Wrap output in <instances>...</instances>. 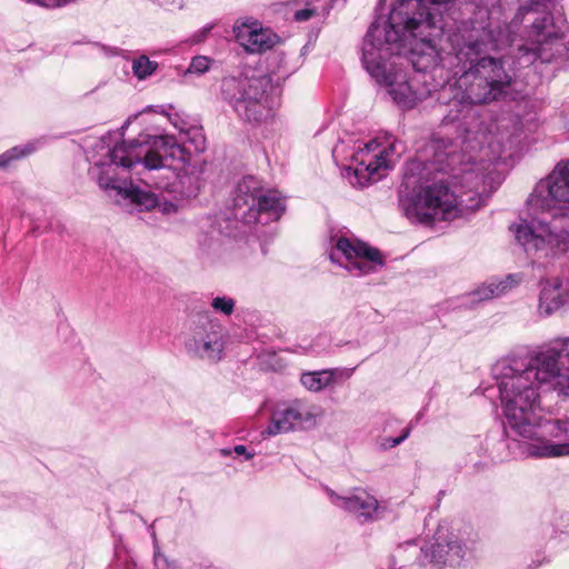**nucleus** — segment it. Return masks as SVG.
Masks as SVG:
<instances>
[{
    "label": "nucleus",
    "mask_w": 569,
    "mask_h": 569,
    "mask_svg": "<svg viewBox=\"0 0 569 569\" xmlns=\"http://www.w3.org/2000/svg\"><path fill=\"white\" fill-rule=\"evenodd\" d=\"M336 1L337 0H307V4H316L320 9L318 12V17H323L330 12Z\"/></svg>",
    "instance_id": "7c9ffc66"
},
{
    "label": "nucleus",
    "mask_w": 569,
    "mask_h": 569,
    "mask_svg": "<svg viewBox=\"0 0 569 569\" xmlns=\"http://www.w3.org/2000/svg\"><path fill=\"white\" fill-rule=\"evenodd\" d=\"M214 23H207L206 26H203L202 28L198 29L197 31H194L190 37L189 39L187 40V42L189 44H199L201 42H203L209 33L212 31V29L214 28Z\"/></svg>",
    "instance_id": "a878e982"
},
{
    "label": "nucleus",
    "mask_w": 569,
    "mask_h": 569,
    "mask_svg": "<svg viewBox=\"0 0 569 569\" xmlns=\"http://www.w3.org/2000/svg\"><path fill=\"white\" fill-rule=\"evenodd\" d=\"M236 301L227 296L214 297L211 301V307L216 312L224 316H230L234 310Z\"/></svg>",
    "instance_id": "b1692460"
},
{
    "label": "nucleus",
    "mask_w": 569,
    "mask_h": 569,
    "mask_svg": "<svg viewBox=\"0 0 569 569\" xmlns=\"http://www.w3.org/2000/svg\"><path fill=\"white\" fill-rule=\"evenodd\" d=\"M532 268L546 269L569 252V227L533 219L511 227Z\"/></svg>",
    "instance_id": "39448f33"
},
{
    "label": "nucleus",
    "mask_w": 569,
    "mask_h": 569,
    "mask_svg": "<svg viewBox=\"0 0 569 569\" xmlns=\"http://www.w3.org/2000/svg\"><path fill=\"white\" fill-rule=\"evenodd\" d=\"M326 492L336 507L348 511L361 523L375 521L380 516L377 498L363 489H353L347 496L337 495L329 488Z\"/></svg>",
    "instance_id": "2eb2a0df"
},
{
    "label": "nucleus",
    "mask_w": 569,
    "mask_h": 569,
    "mask_svg": "<svg viewBox=\"0 0 569 569\" xmlns=\"http://www.w3.org/2000/svg\"><path fill=\"white\" fill-rule=\"evenodd\" d=\"M405 147L393 136L386 134L359 146L351 154L352 166L346 168L352 186L365 187L380 179L399 160Z\"/></svg>",
    "instance_id": "6e6552de"
},
{
    "label": "nucleus",
    "mask_w": 569,
    "mask_h": 569,
    "mask_svg": "<svg viewBox=\"0 0 569 569\" xmlns=\"http://www.w3.org/2000/svg\"><path fill=\"white\" fill-rule=\"evenodd\" d=\"M213 60L206 56H196L191 59V62L184 71V77L197 76L200 77L208 72L211 68Z\"/></svg>",
    "instance_id": "4be33fe9"
},
{
    "label": "nucleus",
    "mask_w": 569,
    "mask_h": 569,
    "mask_svg": "<svg viewBox=\"0 0 569 569\" xmlns=\"http://www.w3.org/2000/svg\"><path fill=\"white\" fill-rule=\"evenodd\" d=\"M329 258L356 277L373 273L385 264L383 257L377 248L338 234L331 237Z\"/></svg>",
    "instance_id": "9b49d317"
},
{
    "label": "nucleus",
    "mask_w": 569,
    "mask_h": 569,
    "mask_svg": "<svg viewBox=\"0 0 569 569\" xmlns=\"http://www.w3.org/2000/svg\"><path fill=\"white\" fill-rule=\"evenodd\" d=\"M502 16L501 6L479 7L451 38L462 70L458 83L463 94L451 103L453 108L447 121H457L462 114L467 126H475L477 113L472 103H490L508 94L512 74L506 70L503 58L489 53L512 46L517 38L520 41L519 67L537 61L550 63L565 56L569 58V29H562L565 20L545 12L538 2L517 10L508 23Z\"/></svg>",
    "instance_id": "f03ea898"
},
{
    "label": "nucleus",
    "mask_w": 569,
    "mask_h": 569,
    "mask_svg": "<svg viewBox=\"0 0 569 569\" xmlns=\"http://www.w3.org/2000/svg\"><path fill=\"white\" fill-rule=\"evenodd\" d=\"M569 300V287L566 281L553 278L540 283L538 311L548 317L562 308Z\"/></svg>",
    "instance_id": "f3484780"
},
{
    "label": "nucleus",
    "mask_w": 569,
    "mask_h": 569,
    "mask_svg": "<svg viewBox=\"0 0 569 569\" xmlns=\"http://www.w3.org/2000/svg\"><path fill=\"white\" fill-rule=\"evenodd\" d=\"M527 207L533 219L556 221L562 224L560 218H569V159L556 164L552 171L540 180L527 200Z\"/></svg>",
    "instance_id": "0eeeda50"
},
{
    "label": "nucleus",
    "mask_w": 569,
    "mask_h": 569,
    "mask_svg": "<svg viewBox=\"0 0 569 569\" xmlns=\"http://www.w3.org/2000/svg\"><path fill=\"white\" fill-rule=\"evenodd\" d=\"M552 1H553V0H528V1H526L525 3H522V4L518 8V10H519L520 8H522V7H526V6H531V4H532V6H533V4L536 6V3L538 2V3H539V7H541V9H542L545 12H550V7H551V6L553 7Z\"/></svg>",
    "instance_id": "2f4dec72"
},
{
    "label": "nucleus",
    "mask_w": 569,
    "mask_h": 569,
    "mask_svg": "<svg viewBox=\"0 0 569 569\" xmlns=\"http://www.w3.org/2000/svg\"><path fill=\"white\" fill-rule=\"evenodd\" d=\"M38 148L37 141H30L22 146H16L2 154H0V168H6L9 166L13 160H19L21 158H24L32 152H34Z\"/></svg>",
    "instance_id": "aec40b11"
},
{
    "label": "nucleus",
    "mask_w": 569,
    "mask_h": 569,
    "mask_svg": "<svg viewBox=\"0 0 569 569\" xmlns=\"http://www.w3.org/2000/svg\"><path fill=\"white\" fill-rule=\"evenodd\" d=\"M410 432H411L410 427H407L399 437L383 438L380 446L383 450L395 448V447L399 446L400 443H402L410 436Z\"/></svg>",
    "instance_id": "bb28decb"
},
{
    "label": "nucleus",
    "mask_w": 569,
    "mask_h": 569,
    "mask_svg": "<svg viewBox=\"0 0 569 569\" xmlns=\"http://www.w3.org/2000/svg\"><path fill=\"white\" fill-rule=\"evenodd\" d=\"M233 33L237 42L249 53H262L280 42L278 34L250 18L237 20Z\"/></svg>",
    "instance_id": "4468645a"
},
{
    "label": "nucleus",
    "mask_w": 569,
    "mask_h": 569,
    "mask_svg": "<svg viewBox=\"0 0 569 569\" xmlns=\"http://www.w3.org/2000/svg\"><path fill=\"white\" fill-rule=\"evenodd\" d=\"M157 61L150 60L146 54L132 59V73L138 80H146L158 69Z\"/></svg>",
    "instance_id": "412c9836"
},
{
    "label": "nucleus",
    "mask_w": 569,
    "mask_h": 569,
    "mask_svg": "<svg viewBox=\"0 0 569 569\" xmlns=\"http://www.w3.org/2000/svg\"><path fill=\"white\" fill-rule=\"evenodd\" d=\"M232 453H236L238 456H243L244 460H250L254 457V452H250L247 450V447L243 445H237L233 448H222L220 449V455L222 457H229Z\"/></svg>",
    "instance_id": "c85d7f7f"
},
{
    "label": "nucleus",
    "mask_w": 569,
    "mask_h": 569,
    "mask_svg": "<svg viewBox=\"0 0 569 569\" xmlns=\"http://www.w3.org/2000/svg\"><path fill=\"white\" fill-rule=\"evenodd\" d=\"M171 166L152 170L150 173L143 168L146 184L159 190H166L176 199L196 198L202 186V167L198 162L170 160Z\"/></svg>",
    "instance_id": "9d476101"
},
{
    "label": "nucleus",
    "mask_w": 569,
    "mask_h": 569,
    "mask_svg": "<svg viewBox=\"0 0 569 569\" xmlns=\"http://www.w3.org/2000/svg\"><path fill=\"white\" fill-rule=\"evenodd\" d=\"M326 373L330 376V385L336 381H342L351 378L355 372V368H332L325 369Z\"/></svg>",
    "instance_id": "393cba45"
},
{
    "label": "nucleus",
    "mask_w": 569,
    "mask_h": 569,
    "mask_svg": "<svg viewBox=\"0 0 569 569\" xmlns=\"http://www.w3.org/2000/svg\"><path fill=\"white\" fill-rule=\"evenodd\" d=\"M224 345L222 327L208 316L198 317L183 341L184 351L191 359L209 363L223 358Z\"/></svg>",
    "instance_id": "f8f14e48"
},
{
    "label": "nucleus",
    "mask_w": 569,
    "mask_h": 569,
    "mask_svg": "<svg viewBox=\"0 0 569 569\" xmlns=\"http://www.w3.org/2000/svg\"><path fill=\"white\" fill-rule=\"evenodd\" d=\"M164 211H167V212L177 211V206L173 203H169L168 207H164Z\"/></svg>",
    "instance_id": "473e14b6"
},
{
    "label": "nucleus",
    "mask_w": 569,
    "mask_h": 569,
    "mask_svg": "<svg viewBox=\"0 0 569 569\" xmlns=\"http://www.w3.org/2000/svg\"><path fill=\"white\" fill-rule=\"evenodd\" d=\"M417 38L408 36L407 32H400L397 29H390L381 26L380 19H376L370 26L362 43L361 61L377 83L385 86L392 100L402 108H413L419 97L411 88L406 72L397 68L395 63H389L393 56L407 54L410 59L412 47ZM451 51L446 58L440 52V60L437 66L422 71L423 73L442 69V63L449 60V64L455 67L453 77L457 78L456 87L445 84L441 88L439 100L448 106L440 131L435 133L427 146V152H432L431 158L415 159L408 161L405 167L403 181L399 189V208L402 213L415 223L433 224L438 221H451L460 217L465 211L477 210L489 198L486 187L485 176L475 166H468L461 170V173H453V190L442 181L431 184L420 186V172L422 170H435L438 172L453 171L456 164L460 163L461 154L459 149L466 143L468 136L480 127L479 112L476 108L478 102L472 103L477 113L475 126H468L462 114L456 121H447V117L452 110L451 104L456 98H462L463 90L460 88L457 61L452 59ZM412 68L416 69L415 66Z\"/></svg>",
    "instance_id": "f257e3e1"
},
{
    "label": "nucleus",
    "mask_w": 569,
    "mask_h": 569,
    "mask_svg": "<svg viewBox=\"0 0 569 569\" xmlns=\"http://www.w3.org/2000/svg\"><path fill=\"white\" fill-rule=\"evenodd\" d=\"M319 8L316 4L308 6L305 9L295 12V20L298 22L308 21L312 17H318Z\"/></svg>",
    "instance_id": "c756f323"
},
{
    "label": "nucleus",
    "mask_w": 569,
    "mask_h": 569,
    "mask_svg": "<svg viewBox=\"0 0 569 569\" xmlns=\"http://www.w3.org/2000/svg\"><path fill=\"white\" fill-rule=\"evenodd\" d=\"M284 202L276 190L264 191L260 181L244 177L239 181L233 197V217L250 224L266 216L263 223L279 220L284 212Z\"/></svg>",
    "instance_id": "1a4fd4ad"
},
{
    "label": "nucleus",
    "mask_w": 569,
    "mask_h": 569,
    "mask_svg": "<svg viewBox=\"0 0 569 569\" xmlns=\"http://www.w3.org/2000/svg\"><path fill=\"white\" fill-rule=\"evenodd\" d=\"M204 150L206 137L201 128H181L179 141L169 134L141 132L137 138L122 141L109 149L104 159L97 161L89 169V176L118 203L129 201L141 209L150 210L158 206V196L132 183L121 186L116 178V168L129 170L141 166L150 173L167 166L172 167L170 160L200 163L197 156Z\"/></svg>",
    "instance_id": "20e7f679"
},
{
    "label": "nucleus",
    "mask_w": 569,
    "mask_h": 569,
    "mask_svg": "<svg viewBox=\"0 0 569 569\" xmlns=\"http://www.w3.org/2000/svg\"><path fill=\"white\" fill-rule=\"evenodd\" d=\"M268 60L269 71L278 76V78H286L291 73V69L288 68L286 56L283 53H272Z\"/></svg>",
    "instance_id": "5701e85b"
},
{
    "label": "nucleus",
    "mask_w": 569,
    "mask_h": 569,
    "mask_svg": "<svg viewBox=\"0 0 569 569\" xmlns=\"http://www.w3.org/2000/svg\"><path fill=\"white\" fill-rule=\"evenodd\" d=\"M447 531L448 529L440 525L435 535V541L421 548L425 560L430 563H443L447 556L456 559L465 557L466 546L452 535H446Z\"/></svg>",
    "instance_id": "dca6fc26"
},
{
    "label": "nucleus",
    "mask_w": 569,
    "mask_h": 569,
    "mask_svg": "<svg viewBox=\"0 0 569 569\" xmlns=\"http://www.w3.org/2000/svg\"><path fill=\"white\" fill-rule=\"evenodd\" d=\"M270 80L264 76H227L220 84V97L243 121L259 123L270 116L268 89Z\"/></svg>",
    "instance_id": "423d86ee"
},
{
    "label": "nucleus",
    "mask_w": 569,
    "mask_h": 569,
    "mask_svg": "<svg viewBox=\"0 0 569 569\" xmlns=\"http://www.w3.org/2000/svg\"><path fill=\"white\" fill-rule=\"evenodd\" d=\"M302 386L312 392H320L330 385V376L326 370L303 372L300 377Z\"/></svg>",
    "instance_id": "6ab92c4d"
},
{
    "label": "nucleus",
    "mask_w": 569,
    "mask_h": 569,
    "mask_svg": "<svg viewBox=\"0 0 569 569\" xmlns=\"http://www.w3.org/2000/svg\"><path fill=\"white\" fill-rule=\"evenodd\" d=\"M506 431L529 458L569 456V336L526 355H509L491 369Z\"/></svg>",
    "instance_id": "7ed1b4c3"
},
{
    "label": "nucleus",
    "mask_w": 569,
    "mask_h": 569,
    "mask_svg": "<svg viewBox=\"0 0 569 569\" xmlns=\"http://www.w3.org/2000/svg\"><path fill=\"white\" fill-rule=\"evenodd\" d=\"M521 281L519 274H508L500 280H490L478 287L470 293L472 302L486 301L505 295L511 288L518 286Z\"/></svg>",
    "instance_id": "a211bd4d"
},
{
    "label": "nucleus",
    "mask_w": 569,
    "mask_h": 569,
    "mask_svg": "<svg viewBox=\"0 0 569 569\" xmlns=\"http://www.w3.org/2000/svg\"><path fill=\"white\" fill-rule=\"evenodd\" d=\"M319 416V407L301 399L292 400L273 410L263 435L277 436L295 430L312 429L317 426Z\"/></svg>",
    "instance_id": "ddd939ff"
},
{
    "label": "nucleus",
    "mask_w": 569,
    "mask_h": 569,
    "mask_svg": "<svg viewBox=\"0 0 569 569\" xmlns=\"http://www.w3.org/2000/svg\"><path fill=\"white\" fill-rule=\"evenodd\" d=\"M153 562L157 569H176V561H170L163 553L160 552L159 547H154Z\"/></svg>",
    "instance_id": "cd10ccee"
}]
</instances>
